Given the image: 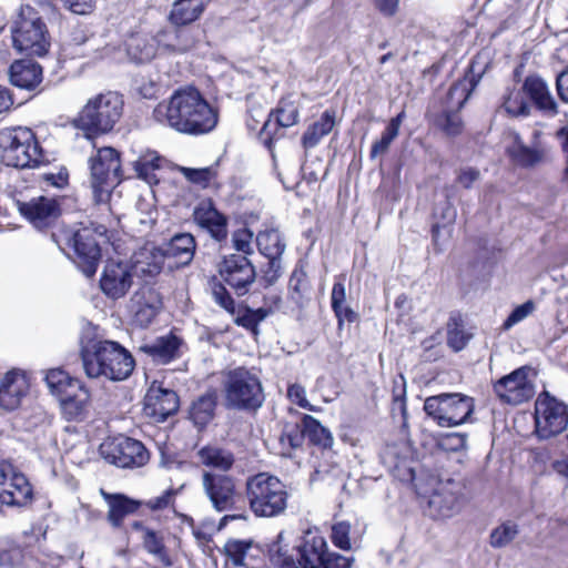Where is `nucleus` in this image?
Here are the masks:
<instances>
[{
	"label": "nucleus",
	"instance_id": "1",
	"mask_svg": "<svg viewBox=\"0 0 568 568\" xmlns=\"http://www.w3.org/2000/svg\"><path fill=\"white\" fill-rule=\"evenodd\" d=\"M154 120L179 133L202 135L217 124L219 112L194 87L175 90L153 110Z\"/></svg>",
	"mask_w": 568,
	"mask_h": 568
},
{
	"label": "nucleus",
	"instance_id": "2",
	"mask_svg": "<svg viewBox=\"0 0 568 568\" xmlns=\"http://www.w3.org/2000/svg\"><path fill=\"white\" fill-rule=\"evenodd\" d=\"M106 229L103 225L69 227L63 226L52 233V241L58 247L70 255L74 253V261L81 272L91 277L95 274L101 257V243L105 242Z\"/></svg>",
	"mask_w": 568,
	"mask_h": 568
},
{
	"label": "nucleus",
	"instance_id": "3",
	"mask_svg": "<svg viewBox=\"0 0 568 568\" xmlns=\"http://www.w3.org/2000/svg\"><path fill=\"white\" fill-rule=\"evenodd\" d=\"M81 357L84 372L90 378L124 381L132 374L135 365L130 352L112 341H99L84 346Z\"/></svg>",
	"mask_w": 568,
	"mask_h": 568
},
{
	"label": "nucleus",
	"instance_id": "4",
	"mask_svg": "<svg viewBox=\"0 0 568 568\" xmlns=\"http://www.w3.org/2000/svg\"><path fill=\"white\" fill-rule=\"evenodd\" d=\"M293 537V534L287 530L277 535L268 549L271 561L281 568H323V560L328 549L321 532L308 529L304 534L301 545L296 547L298 559L291 554L295 550L294 547L291 548Z\"/></svg>",
	"mask_w": 568,
	"mask_h": 568
},
{
	"label": "nucleus",
	"instance_id": "5",
	"mask_svg": "<svg viewBox=\"0 0 568 568\" xmlns=\"http://www.w3.org/2000/svg\"><path fill=\"white\" fill-rule=\"evenodd\" d=\"M250 509L256 517L271 518L282 515L287 507L286 486L277 477L260 473L246 480Z\"/></svg>",
	"mask_w": 568,
	"mask_h": 568
},
{
	"label": "nucleus",
	"instance_id": "6",
	"mask_svg": "<svg viewBox=\"0 0 568 568\" xmlns=\"http://www.w3.org/2000/svg\"><path fill=\"white\" fill-rule=\"evenodd\" d=\"M11 36L13 47L21 53L43 57L49 51L47 26L39 12L28 4L21 6L14 16Z\"/></svg>",
	"mask_w": 568,
	"mask_h": 568
},
{
	"label": "nucleus",
	"instance_id": "7",
	"mask_svg": "<svg viewBox=\"0 0 568 568\" xmlns=\"http://www.w3.org/2000/svg\"><path fill=\"white\" fill-rule=\"evenodd\" d=\"M0 156L13 168H31L41 162V149L29 128H4L0 130Z\"/></svg>",
	"mask_w": 568,
	"mask_h": 568
},
{
	"label": "nucleus",
	"instance_id": "8",
	"mask_svg": "<svg viewBox=\"0 0 568 568\" xmlns=\"http://www.w3.org/2000/svg\"><path fill=\"white\" fill-rule=\"evenodd\" d=\"M123 104L122 97L116 92L99 93L87 101L78 115L77 123L84 130L106 133L121 119Z\"/></svg>",
	"mask_w": 568,
	"mask_h": 568
},
{
	"label": "nucleus",
	"instance_id": "9",
	"mask_svg": "<svg viewBox=\"0 0 568 568\" xmlns=\"http://www.w3.org/2000/svg\"><path fill=\"white\" fill-rule=\"evenodd\" d=\"M223 385L225 400L230 407L255 409L264 402L260 378L244 367L229 371Z\"/></svg>",
	"mask_w": 568,
	"mask_h": 568
},
{
	"label": "nucleus",
	"instance_id": "10",
	"mask_svg": "<svg viewBox=\"0 0 568 568\" xmlns=\"http://www.w3.org/2000/svg\"><path fill=\"white\" fill-rule=\"evenodd\" d=\"M89 164L93 197L97 203H105L112 189L120 182L119 153L113 148H101L90 158Z\"/></svg>",
	"mask_w": 568,
	"mask_h": 568
},
{
	"label": "nucleus",
	"instance_id": "11",
	"mask_svg": "<svg viewBox=\"0 0 568 568\" xmlns=\"http://www.w3.org/2000/svg\"><path fill=\"white\" fill-rule=\"evenodd\" d=\"M474 409V399L460 393H443L428 396V417H432L442 427H455L465 424Z\"/></svg>",
	"mask_w": 568,
	"mask_h": 568
},
{
	"label": "nucleus",
	"instance_id": "12",
	"mask_svg": "<svg viewBox=\"0 0 568 568\" xmlns=\"http://www.w3.org/2000/svg\"><path fill=\"white\" fill-rule=\"evenodd\" d=\"M541 135L540 131L535 130L531 139L526 142L518 133H509L506 154L510 162L523 169H532L547 163L551 158V148Z\"/></svg>",
	"mask_w": 568,
	"mask_h": 568
},
{
	"label": "nucleus",
	"instance_id": "13",
	"mask_svg": "<svg viewBox=\"0 0 568 568\" xmlns=\"http://www.w3.org/2000/svg\"><path fill=\"white\" fill-rule=\"evenodd\" d=\"M100 455L108 463L122 468L142 467L150 458L149 452L140 440L124 435L104 439L100 445Z\"/></svg>",
	"mask_w": 568,
	"mask_h": 568
},
{
	"label": "nucleus",
	"instance_id": "14",
	"mask_svg": "<svg viewBox=\"0 0 568 568\" xmlns=\"http://www.w3.org/2000/svg\"><path fill=\"white\" fill-rule=\"evenodd\" d=\"M466 485L453 478L437 480L428 497V508L434 516L448 518L458 514L468 501Z\"/></svg>",
	"mask_w": 568,
	"mask_h": 568
},
{
	"label": "nucleus",
	"instance_id": "15",
	"mask_svg": "<svg viewBox=\"0 0 568 568\" xmlns=\"http://www.w3.org/2000/svg\"><path fill=\"white\" fill-rule=\"evenodd\" d=\"M535 423L540 438L560 434L568 425L567 406L547 392L541 393L535 403Z\"/></svg>",
	"mask_w": 568,
	"mask_h": 568
},
{
	"label": "nucleus",
	"instance_id": "16",
	"mask_svg": "<svg viewBox=\"0 0 568 568\" xmlns=\"http://www.w3.org/2000/svg\"><path fill=\"white\" fill-rule=\"evenodd\" d=\"M493 388L504 404L516 406L528 402L536 393L532 369L527 366L519 367L496 381Z\"/></svg>",
	"mask_w": 568,
	"mask_h": 568
},
{
	"label": "nucleus",
	"instance_id": "17",
	"mask_svg": "<svg viewBox=\"0 0 568 568\" xmlns=\"http://www.w3.org/2000/svg\"><path fill=\"white\" fill-rule=\"evenodd\" d=\"M32 497L33 491L28 478L11 463L0 462V504L24 506Z\"/></svg>",
	"mask_w": 568,
	"mask_h": 568
},
{
	"label": "nucleus",
	"instance_id": "18",
	"mask_svg": "<svg viewBox=\"0 0 568 568\" xmlns=\"http://www.w3.org/2000/svg\"><path fill=\"white\" fill-rule=\"evenodd\" d=\"M133 267L129 262L109 260L103 266L100 288L111 300L125 296L133 284Z\"/></svg>",
	"mask_w": 568,
	"mask_h": 568
},
{
	"label": "nucleus",
	"instance_id": "19",
	"mask_svg": "<svg viewBox=\"0 0 568 568\" xmlns=\"http://www.w3.org/2000/svg\"><path fill=\"white\" fill-rule=\"evenodd\" d=\"M202 486L212 506L217 511L229 510L236 504L239 494L236 491L235 480L232 477L204 471Z\"/></svg>",
	"mask_w": 568,
	"mask_h": 568
},
{
	"label": "nucleus",
	"instance_id": "20",
	"mask_svg": "<svg viewBox=\"0 0 568 568\" xmlns=\"http://www.w3.org/2000/svg\"><path fill=\"white\" fill-rule=\"evenodd\" d=\"M162 308L160 293L150 286H142L130 298L129 310L132 321L140 327H148Z\"/></svg>",
	"mask_w": 568,
	"mask_h": 568
},
{
	"label": "nucleus",
	"instance_id": "21",
	"mask_svg": "<svg viewBox=\"0 0 568 568\" xmlns=\"http://www.w3.org/2000/svg\"><path fill=\"white\" fill-rule=\"evenodd\" d=\"M219 273L231 287L243 292L255 278L252 263L246 256L239 254L225 256L219 265Z\"/></svg>",
	"mask_w": 568,
	"mask_h": 568
},
{
	"label": "nucleus",
	"instance_id": "22",
	"mask_svg": "<svg viewBox=\"0 0 568 568\" xmlns=\"http://www.w3.org/2000/svg\"><path fill=\"white\" fill-rule=\"evenodd\" d=\"M18 210L36 229L52 225L60 215L59 202L53 197L39 196L28 202H18Z\"/></svg>",
	"mask_w": 568,
	"mask_h": 568
},
{
	"label": "nucleus",
	"instance_id": "23",
	"mask_svg": "<svg viewBox=\"0 0 568 568\" xmlns=\"http://www.w3.org/2000/svg\"><path fill=\"white\" fill-rule=\"evenodd\" d=\"M179 408L175 392L153 383L144 397V414L155 422H163Z\"/></svg>",
	"mask_w": 568,
	"mask_h": 568
},
{
	"label": "nucleus",
	"instance_id": "24",
	"mask_svg": "<svg viewBox=\"0 0 568 568\" xmlns=\"http://www.w3.org/2000/svg\"><path fill=\"white\" fill-rule=\"evenodd\" d=\"M29 387L30 382L26 372L9 371L0 382V407L6 410L18 408Z\"/></svg>",
	"mask_w": 568,
	"mask_h": 568
},
{
	"label": "nucleus",
	"instance_id": "25",
	"mask_svg": "<svg viewBox=\"0 0 568 568\" xmlns=\"http://www.w3.org/2000/svg\"><path fill=\"white\" fill-rule=\"evenodd\" d=\"M194 222L214 240L221 242L227 237V219L219 212L212 201L204 200L193 210Z\"/></svg>",
	"mask_w": 568,
	"mask_h": 568
},
{
	"label": "nucleus",
	"instance_id": "26",
	"mask_svg": "<svg viewBox=\"0 0 568 568\" xmlns=\"http://www.w3.org/2000/svg\"><path fill=\"white\" fill-rule=\"evenodd\" d=\"M62 415L71 422H82L89 415L91 394L83 382L60 400Z\"/></svg>",
	"mask_w": 568,
	"mask_h": 568
},
{
	"label": "nucleus",
	"instance_id": "27",
	"mask_svg": "<svg viewBox=\"0 0 568 568\" xmlns=\"http://www.w3.org/2000/svg\"><path fill=\"white\" fill-rule=\"evenodd\" d=\"M42 79L41 65L31 60H17L9 68V81L19 89L34 90Z\"/></svg>",
	"mask_w": 568,
	"mask_h": 568
},
{
	"label": "nucleus",
	"instance_id": "28",
	"mask_svg": "<svg viewBox=\"0 0 568 568\" xmlns=\"http://www.w3.org/2000/svg\"><path fill=\"white\" fill-rule=\"evenodd\" d=\"M523 90L539 110L549 115L557 114V102L551 95L547 83L540 77L528 75L524 81Z\"/></svg>",
	"mask_w": 568,
	"mask_h": 568
},
{
	"label": "nucleus",
	"instance_id": "29",
	"mask_svg": "<svg viewBox=\"0 0 568 568\" xmlns=\"http://www.w3.org/2000/svg\"><path fill=\"white\" fill-rule=\"evenodd\" d=\"M206 0H175L172 4L169 20L176 27L190 24L202 16Z\"/></svg>",
	"mask_w": 568,
	"mask_h": 568
},
{
	"label": "nucleus",
	"instance_id": "30",
	"mask_svg": "<svg viewBox=\"0 0 568 568\" xmlns=\"http://www.w3.org/2000/svg\"><path fill=\"white\" fill-rule=\"evenodd\" d=\"M165 254L154 246H145L134 255L133 268L144 275L159 274L164 265Z\"/></svg>",
	"mask_w": 568,
	"mask_h": 568
},
{
	"label": "nucleus",
	"instance_id": "31",
	"mask_svg": "<svg viewBox=\"0 0 568 568\" xmlns=\"http://www.w3.org/2000/svg\"><path fill=\"white\" fill-rule=\"evenodd\" d=\"M301 98L291 93L282 98L275 110L270 114L276 123L282 128H291L298 122L300 119Z\"/></svg>",
	"mask_w": 568,
	"mask_h": 568
},
{
	"label": "nucleus",
	"instance_id": "32",
	"mask_svg": "<svg viewBox=\"0 0 568 568\" xmlns=\"http://www.w3.org/2000/svg\"><path fill=\"white\" fill-rule=\"evenodd\" d=\"M334 126L335 112L326 110L321 118L304 132L302 145L306 150L315 148L325 135L332 132Z\"/></svg>",
	"mask_w": 568,
	"mask_h": 568
},
{
	"label": "nucleus",
	"instance_id": "33",
	"mask_svg": "<svg viewBox=\"0 0 568 568\" xmlns=\"http://www.w3.org/2000/svg\"><path fill=\"white\" fill-rule=\"evenodd\" d=\"M181 342L174 335H166L158 338L154 343L141 347L154 361L169 363L178 356Z\"/></svg>",
	"mask_w": 568,
	"mask_h": 568
},
{
	"label": "nucleus",
	"instance_id": "34",
	"mask_svg": "<svg viewBox=\"0 0 568 568\" xmlns=\"http://www.w3.org/2000/svg\"><path fill=\"white\" fill-rule=\"evenodd\" d=\"M196 455L202 465L222 471H227L234 464L233 454L217 446H204L197 450Z\"/></svg>",
	"mask_w": 568,
	"mask_h": 568
},
{
	"label": "nucleus",
	"instance_id": "35",
	"mask_svg": "<svg viewBox=\"0 0 568 568\" xmlns=\"http://www.w3.org/2000/svg\"><path fill=\"white\" fill-rule=\"evenodd\" d=\"M194 252L195 240L193 235L190 233H181L171 239L164 254L175 258L178 264L186 265L192 261Z\"/></svg>",
	"mask_w": 568,
	"mask_h": 568
},
{
	"label": "nucleus",
	"instance_id": "36",
	"mask_svg": "<svg viewBox=\"0 0 568 568\" xmlns=\"http://www.w3.org/2000/svg\"><path fill=\"white\" fill-rule=\"evenodd\" d=\"M44 381L50 393L59 400L68 395V393L73 392L82 383L80 379L71 377L61 368L49 369L45 373Z\"/></svg>",
	"mask_w": 568,
	"mask_h": 568
},
{
	"label": "nucleus",
	"instance_id": "37",
	"mask_svg": "<svg viewBox=\"0 0 568 568\" xmlns=\"http://www.w3.org/2000/svg\"><path fill=\"white\" fill-rule=\"evenodd\" d=\"M126 52L138 63L149 62L156 54L155 39L144 34L132 36L126 42Z\"/></svg>",
	"mask_w": 568,
	"mask_h": 568
},
{
	"label": "nucleus",
	"instance_id": "38",
	"mask_svg": "<svg viewBox=\"0 0 568 568\" xmlns=\"http://www.w3.org/2000/svg\"><path fill=\"white\" fill-rule=\"evenodd\" d=\"M102 495L109 504L108 519L114 527H119L124 517L133 514L139 507L138 501L129 499L122 495L112 496L104 491H102Z\"/></svg>",
	"mask_w": 568,
	"mask_h": 568
},
{
	"label": "nucleus",
	"instance_id": "39",
	"mask_svg": "<svg viewBox=\"0 0 568 568\" xmlns=\"http://www.w3.org/2000/svg\"><path fill=\"white\" fill-rule=\"evenodd\" d=\"M164 159L155 151H146L134 162V170L138 176L149 184L158 183L156 172L162 168Z\"/></svg>",
	"mask_w": 568,
	"mask_h": 568
},
{
	"label": "nucleus",
	"instance_id": "40",
	"mask_svg": "<svg viewBox=\"0 0 568 568\" xmlns=\"http://www.w3.org/2000/svg\"><path fill=\"white\" fill-rule=\"evenodd\" d=\"M154 39L156 48H163L172 52H184L193 45L189 33L183 30H165Z\"/></svg>",
	"mask_w": 568,
	"mask_h": 568
},
{
	"label": "nucleus",
	"instance_id": "41",
	"mask_svg": "<svg viewBox=\"0 0 568 568\" xmlns=\"http://www.w3.org/2000/svg\"><path fill=\"white\" fill-rule=\"evenodd\" d=\"M331 301L332 308L338 320L339 325L345 321L352 323L356 320V313L345 304L346 288L344 284V278H339L334 283L331 294Z\"/></svg>",
	"mask_w": 568,
	"mask_h": 568
},
{
	"label": "nucleus",
	"instance_id": "42",
	"mask_svg": "<svg viewBox=\"0 0 568 568\" xmlns=\"http://www.w3.org/2000/svg\"><path fill=\"white\" fill-rule=\"evenodd\" d=\"M443 223L436 222L433 226V242L436 250L442 251L452 236V224L455 219V210L447 202L442 205Z\"/></svg>",
	"mask_w": 568,
	"mask_h": 568
},
{
	"label": "nucleus",
	"instance_id": "43",
	"mask_svg": "<svg viewBox=\"0 0 568 568\" xmlns=\"http://www.w3.org/2000/svg\"><path fill=\"white\" fill-rule=\"evenodd\" d=\"M303 428L305 436L315 445L323 448L332 447L334 438L329 429L324 427L316 418L311 415L303 417Z\"/></svg>",
	"mask_w": 568,
	"mask_h": 568
},
{
	"label": "nucleus",
	"instance_id": "44",
	"mask_svg": "<svg viewBox=\"0 0 568 568\" xmlns=\"http://www.w3.org/2000/svg\"><path fill=\"white\" fill-rule=\"evenodd\" d=\"M256 243L260 252L270 260L280 257L285 250V243L277 230L258 233Z\"/></svg>",
	"mask_w": 568,
	"mask_h": 568
},
{
	"label": "nucleus",
	"instance_id": "45",
	"mask_svg": "<svg viewBox=\"0 0 568 568\" xmlns=\"http://www.w3.org/2000/svg\"><path fill=\"white\" fill-rule=\"evenodd\" d=\"M404 113H399L397 116L393 118L387 124L385 131L382 133L379 140L375 141L371 149V159H376L379 155L385 154L393 141L397 138L399 133V128L403 122Z\"/></svg>",
	"mask_w": 568,
	"mask_h": 568
},
{
	"label": "nucleus",
	"instance_id": "46",
	"mask_svg": "<svg viewBox=\"0 0 568 568\" xmlns=\"http://www.w3.org/2000/svg\"><path fill=\"white\" fill-rule=\"evenodd\" d=\"M215 398L213 395H204L193 403L190 416L195 425L204 426L213 417Z\"/></svg>",
	"mask_w": 568,
	"mask_h": 568
},
{
	"label": "nucleus",
	"instance_id": "47",
	"mask_svg": "<svg viewBox=\"0 0 568 568\" xmlns=\"http://www.w3.org/2000/svg\"><path fill=\"white\" fill-rule=\"evenodd\" d=\"M501 109L510 116L527 115L529 113V108L523 93L515 88L506 90L503 97Z\"/></svg>",
	"mask_w": 568,
	"mask_h": 568
},
{
	"label": "nucleus",
	"instance_id": "48",
	"mask_svg": "<svg viewBox=\"0 0 568 568\" xmlns=\"http://www.w3.org/2000/svg\"><path fill=\"white\" fill-rule=\"evenodd\" d=\"M282 307V297L277 292L271 291L264 296V305L256 311L252 312L246 321L251 325H256L258 322L266 318L268 315L280 311Z\"/></svg>",
	"mask_w": 568,
	"mask_h": 568
},
{
	"label": "nucleus",
	"instance_id": "49",
	"mask_svg": "<svg viewBox=\"0 0 568 568\" xmlns=\"http://www.w3.org/2000/svg\"><path fill=\"white\" fill-rule=\"evenodd\" d=\"M469 341V336L464 332L463 323L459 316H450L447 322V344L455 352L462 351Z\"/></svg>",
	"mask_w": 568,
	"mask_h": 568
},
{
	"label": "nucleus",
	"instance_id": "50",
	"mask_svg": "<svg viewBox=\"0 0 568 568\" xmlns=\"http://www.w3.org/2000/svg\"><path fill=\"white\" fill-rule=\"evenodd\" d=\"M143 544L146 550L156 556L164 566L170 567L172 561L165 551L162 538L151 529H143Z\"/></svg>",
	"mask_w": 568,
	"mask_h": 568
},
{
	"label": "nucleus",
	"instance_id": "51",
	"mask_svg": "<svg viewBox=\"0 0 568 568\" xmlns=\"http://www.w3.org/2000/svg\"><path fill=\"white\" fill-rule=\"evenodd\" d=\"M518 535V526L511 521H506L496 527L490 534V546L493 548H503L510 544Z\"/></svg>",
	"mask_w": 568,
	"mask_h": 568
},
{
	"label": "nucleus",
	"instance_id": "52",
	"mask_svg": "<svg viewBox=\"0 0 568 568\" xmlns=\"http://www.w3.org/2000/svg\"><path fill=\"white\" fill-rule=\"evenodd\" d=\"M433 437L436 446L444 452H459L467 444V436L462 433H446Z\"/></svg>",
	"mask_w": 568,
	"mask_h": 568
},
{
	"label": "nucleus",
	"instance_id": "53",
	"mask_svg": "<svg viewBox=\"0 0 568 568\" xmlns=\"http://www.w3.org/2000/svg\"><path fill=\"white\" fill-rule=\"evenodd\" d=\"M304 436V429L300 430L297 427L285 429L280 437V444L282 446L281 454L290 456L293 449L302 445Z\"/></svg>",
	"mask_w": 568,
	"mask_h": 568
},
{
	"label": "nucleus",
	"instance_id": "54",
	"mask_svg": "<svg viewBox=\"0 0 568 568\" xmlns=\"http://www.w3.org/2000/svg\"><path fill=\"white\" fill-rule=\"evenodd\" d=\"M331 537L336 547L343 550L352 549L353 537L351 536V524L348 521L343 520L334 524Z\"/></svg>",
	"mask_w": 568,
	"mask_h": 568
},
{
	"label": "nucleus",
	"instance_id": "55",
	"mask_svg": "<svg viewBox=\"0 0 568 568\" xmlns=\"http://www.w3.org/2000/svg\"><path fill=\"white\" fill-rule=\"evenodd\" d=\"M178 170L192 183L206 186L216 175L212 168L191 169L179 166Z\"/></svg>",
	"mask_w": 568,
	"mask_h": 568
},
{
	"label": "nucleus",
	"instance_id": "56",
	"mask_svg": "<svg viewBox=\"0 0 568 568\" xmlns=\"http://www.w3.org/2000/svg\"><path fill=\"white\" fill-rule=\"evenodd\" d=\"M73 41L77 45H83L84 49L80 52L84 57H106L111 54V49L109 47L103 49V52L98 53L100 39L95 37H84V36H75Z\"/></svg>",
	"mask_w": 568,
	"mask_h": 568
},
{
	"label": "nucleus",
	"instance_id": "57",
	"mask_svg": "<svg viewBox=\"0 0 568 568\" xmlns=\"http://www.w3.org/2000/svg\"><path fill=\"white\" fill-rule=\"evenodd\" d=\"M468 81L463 80L455 83L448 92L449 106L452 109H460L464 106L466 101L470 95V90L468 88Z\"/></svg>",
	"mask_w": 568,
	"mask_h": 568
},
{
	"label": "nucleus",
	"instance_id": "58",
	"mask_svg": "<svg viewBox=\"0 0 568 568\" xmlns=\"http://www.w3.org/2000/svg\"><path fill=\"white\" fill-rule=\"evenodd\" d=\"M535 311V304L532 301H527L526 303L517 306L510 315L507 317V320L503 324V328L505 331H508L514 325L520 323L525 318H527L529 315L532 314Z\"/></svg>",
	"mask_w": 568,
	"mask_h": 568
},
{
	"label": "nucleus",
	"instance_id": "59",
	"mask_svg": "<svg viewBox=\"0 0 568 568\" xmlns=\"http://www.w3.org/2000/svg\"><path fill=\"white\" fill-rule=\"evenodd\" d=\"M439 128L449 136H456L462 133L464 124L457 112L446 113L438 121Z\"/></svg>",
	"mask_w": 568,
	"mask_h": 568
},
{
	"label": "nucleus",
	"instance_id": "60",
	"mask_svg": "<svg viewBox=\"0 0 568 568\" xmlns=\"http://www.w3.org/2000/svg\"><path fill=\"white\" fill-rule=\"evenodd\" d=\"M287 397L293 404H296L304 409L316 412L315 407L306 398L305 388L300 384H292L288 386Z\"/></svg>",
	"mask_w": 568,
	"mask_h": 568
},
{
	"label": "nucleus",
	"instance_id": "61",
	"mask_svg": "<svg viewBox=\"0 0 568 568\" xmlns=\"http://www.w3.org/2000/svg\"><path fill=\"white\" fill-rule=\"evenodd\" d=\"M248 548V544L240 540H232L225 545L227 556L236 566L243 565V560Z\"/></svg>",
	"mask_w": 568,
	"mask_h": 568
},
{
	"label": "nucleus",
	"instance_id": "62",
	"mask_svg": "<svg viewBox=\"0 0 568 568\" xmlns=\"http://www.w3.org/2000/svg\"><path fill=\"white\" fill-rule=\"evenodd\" d=\"M252 240L253 233L247 229H240L233 234L234 247L244 254L252 252Z\"/></svg>",
	"mask_w": 568,
	"mask_h": 568
},
{
	"label": "nucleus",
	"instance_id": "63",
	"mask_svg": "<svg viewBox=\"0 0 568 568\" xmlns=\"http://www.w3.org/2000/svg\"><path fill=\"white\" fill-rule=\"evenodd\" d=\"M323 561V568H351L354 558L327 551Z\"/></svg>",
	"mask_w": 568,
	"mask_h": 568
},
{
	"label": "nucleus",
	"instance_id": "64",
	"mask_svg": "<svg viewBox=\"0 0 568 568\" xmlns=\"http://www.w3.org/2000/svg\"><path fill=\"white\" fill-rule=\"evenodd\" d=\"M178 490L169 489L165 490L162 495L153 497L146 501V506L152 510H161L168 508L172 501Z\"/></svg>",
	"mask_w": 568,
	"mask_h": 568
}]
</instances>
